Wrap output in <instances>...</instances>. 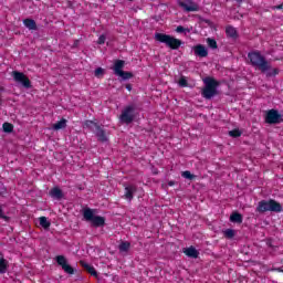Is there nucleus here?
<instances>
[{
    "mask_svg": "<svg viewBox=\"0 0 283 283\" xmlns=\"http://www.w3.org/2000/svg\"><path fill=\"white\" fill-rule=\"evenodd\" d=\"M104 72L105 71L102 67H98V69L95 70V76L97 78H101V76L104 74Z\"/></svg>",
    "mask_w": 283,
    "mask_h": 283,
    "instance_id": "nucleus-31",
    "label": "nucleus"
},
{
    "mask_svg": "<svg viewBox=\"0 0 283 283\" xmlns=\"http://www.w3.org/2000/svg\"><path fill=\"white\" fill-rule=\"evenodd\" d=\"M155 39L156 41H159V43H166L171 50H178V48L182 45L180 40L165 33H156Z\"/></svg>",
    "mask_w": 283,
    "mask_h": 283,
    "instance_id": "nucleus-3",
    "label": "nucleus"
},
{
    "mask_svg": "<svg viewBox=\"0 0 283 283\" xmlns=\"http://www.w3.org/2000/svg\"><path fill=\"white\" fill-rule=\"evenodd\" d=\"M123 67H125V61L117 60L114 63L113 70L116 76H119V78H123V81H129L132 78L133 74L129 72L123 71Z\"/></svg>",
    "mask_w": 283,
    "mask_h": 283,
    "instance_id": "nucleus-7",
    "label": "nucleus"
},
{
    "mask_svg": "<svg viewBox=\"0 0 283 283\" xmlns=\"http://www.w3.org/2000/svg\"><path fill=\"white\" fill-rule=\"evenodd\" d=\"M8 271V261L6 259H0V274H3Z\"/></svg>",
    "mask_w": 283,
    "mask_h": 283,
    "instance_id": "nucleus-23",
    "label": "nucleus"
},
{
    "mask_svg": "<svg viewBox=\"0 0 283 283\" xmlns=\"http://www.w3.org/2000/svg\"><path fill=\"white\" fill-rule=\"evenodd\" d=\"M134 109H135L134 105L126 106L123 109L122 115L119 116L120 123H125L126 125H129V123H132L135 118Z\"/></svg>",
    "mask_w": 283,
    "mask_h": 283,
    "instance_id": "nucleus-10",
    "label": "nucleus"
},
{
    "mask_svg": "<svg viewBox=\"0 0 283 283\" xmlns=\"http://www.w3.org/2000/svg\"><path fill=\"white\" fill-rule=\"evenodd\" d=\"M65 127H67L66 119H61L60 122H57L53 125V129H55V132H59V129H65Z\"/></svg>",
    "mask_w": 283,
    "mask_h": 283,
    "instance_id": "nucleus-19",
    "label": "nucleus"
},
{
    "mask_svg": "<svg viewBox=\"0 0 283 283\" xmlns=\"http://www.w3.org/2000/svg\"><path fill=\"white\" fill-rule=\"evenodd\" d=\"M84 219L86 222H91L93 227H104L105 218L96 216V211L90 208L83 211Z\"/></svg>",
    "mask_w": 283,
    "mask_h": 283,
    "instance_id": "nucleus-4",
    "label": "nucleus"
},
{
    "mask_svg": "<svg viewBox=\"0 0 283 283\" xmlns=\"http://www.w3.org/2000/svg\"><path fill=\"white\" fill-rule=\"evenodd\" d=\"M203 83L206 85L205 88L202 90L203 98H213V96L218 94V82L211 77H206L203 80Z\"/></svg>",
    "mask_w": 283,
    "mask_h": 283,
    "instance_id": "nucleus-5",
    "label": "nucleus"
},
{
    "mask_svg": "<svg viewBox=\"0 0 283 283\" xmlns=\"http://www.w3.org/2000/svg\"><path fill=\"white\" fill-rule=\"evenodd\" d=\"M273 74L274 75L277 74V70L276 69L273 70Z\"/></svg>",
    "mask_w": 283,
    "mask_h": 283,
    "instance_id": "nucleus-36",
    "label": "nucleus"
},
{
    "mask_svg": "<svg viewBox=\"0 0 283 283\" xmlns=\"http://www.w3.org/2000/svg\"><path fill=\"white\" fill-rule=\"evenodd\" d=\"M0 218H1L2 220H8V217H6V214H3L1 208H0Z\"/></svg>",
    "mask_w": 283,
    "mask_h": 283,
    "instance_id": "nucleus-34",
    "label": "nucleus"
},
{
    "mask_svg": "<svg viewBox=\"0 0 283 283\" xmlns=\"http://www.w3.org/2000/svg\"><path fill=\"white\" fill-rule=\"evenodd\" d=\"M248 59L250 60V63H252L254 67H259L261 72H269V70H271V65L269 64L266 59H264V56L260 54V52L249 53Z\"/></svg>",
    "mask_w": 283,
    "mask_h": 283,
    "instance_id": "nucleus-1",
    "label": "nucleus"
},
{
    "mask_svg": "<svg viewBox=\"0 0 283 283\" xmlns=\"http://www.w3.org/2000/svg\"><path fill=\"white\" fill-rule=\"evenodd\" d=\"M126 88L128 90V92H132V86L130 85H126Z\"/></svg>",
    "mask_w": 283,
    "mask_h": 283,
    "instance_id": "nucleus-35",
    "label": "nucleus"
},
{
    "mask_svg": "<svg viewBox=\"0 0 283 283\" xmlns=\"http://www.w3.org/2000/svg\"><path fill=\"white\" fill-rule=\"evenodd\" d=\"M2 127H3V132H7L8 134H10V132H12L13 129V126L10 123H4Z\"/></svg>",
    "mask_w": 283,
    "mask_h": 283,
    "instance_id": "nucleus-29",
    "label": "nucleus"
},
{
    "mask_svg": "<svg viewBox=\"0 0 283 283\" xmlns=\"http://www.w3.org/2000/svg\"><path fill=\"white\" fill-rule=\"evenodd\" d=\"M55 260H56L57 264H59L60 266H62V269H63V271H64L65 273H69V275L74 274V269L71 268L70 264H67V259H65V256H63V255H57Z\"/></svg>",
    "mask_w": 283,
    "mask_h": 283,
    "instance_id": "nucleus-12",
    "label": "nucleus"
},
{
    "mask_svg": "<svg viewBox=\"0 0 283 283\" xmlns=\"http://www.w3.org/2000/svg\"><path fill=\"white\" fill-rule=\"evenodd\" d=\"M182 178H186L187 180H193L195 176L191 174V171L186 170L181 174Z\"/></svg>",
    "mask_w": 283,
    "mask_h": 283,
    "instance_id": "nucleus-27",
    "label": "nucleus"
},
{
    "mask_svg": "<svg viewBox=\"0 0 283 283\" xmlns=\"http://www.w3.org/2000/svg\"><path fill=\"white\" fill-rule=\"evenodd\" d=\"M129 249H132V243L127 242V241H123L119 245H118V250L119 253H128Z\"/></svg>",
    "mask_w": 283,
    "mask_h": 283,
    "instance_id": "nucleus-17",
    "label": "nucleus"
},
{
    "mask_svg": "<svg viewBox=\"0 0 283 283\" xmlns=\"http://www.w3.org/2000/svg\"><path fill=\"white\" fill-rule=\"evenodd\" d=\"M256 210L260 213H265V211H272L274 213H280L282 211V205L280 202L270 199V200H262L259 202Z\"/></svg>",
    "mask_w": 283,
    "mask_h": 283,
    "instance_id": "nucleus-2",
    "label": "nucleus"
},
{
    "mask_svg": "<svg viewBox=\"0 0 283 283\" xmlns=\"http://www.w3.org/2000/svg\"><path fill=\"white\" fill-rule=\"evenodd\" d=\"M207 43L212 50H218V42H216L213 39L208 38Z\"/></svg>",
    "mask_w": 283,
    "mask_h": 283,
    "instance_id": "nucleus-25",
    "label": "nucleus"
},
{
    "mask_svg": "<svg viewBox=\"0 0 283 283\" xmlns=\"http://www.w3.org/2000/svg\"><path fill=\"white\" fill-rule=\"evenodd\" d=\"M84 128L91 129L92 132H94L96 134L98 140H101L102 143H107V135H105V130L102 129L101 126H98V124H96V122L86 120L84 123Z\"/></svg>",
    "mask_w": 283,
    "mask_h": 283,
    "instance_id": "nucleus-6",
    "label": "nucleus"
},
{
    "mask_svg": "<svg viewBox=\"0 0 283 283\" xmlns=\"http://www.w3.org/2000/svg\"><path fill=\"white\" fill-rule=\"evenodd\" d=\"M184 253L188 256V258H198V250H196V248L190 247L184 250Z\"/></svg>",
    "mask_w": 283,
    "mask_h": 283,
    "instance_id": "nucleus-18",
    "label": "nucleus"
},
{
    "mask_svg": "<svg viewBox=\"0 0 283 283\" xmlns=\"http://www.w3.org/2000/svg\"><path fill=\"white\" fill-rule=\"evenodd\" d=\"M81 265L90 273L93 275V277H98V273L94 269V266L90 265L88 263H85V261H81Z\"/></svg>",
    "mask_w": 283,
    "mask_h": 283,
    "instance_id": "nucleus-15",
    "label": "nucleus"
},
{
    "mask_svg": "<svg viewBox=\"0 0 283 283\" xmlns=\"http://www.w3.org/2000/svg\"><path fill=\"white\" fill-rule=\"evenodd\" d=\"M229 136H232V138H239V136H242V133L238 129L230 130Z\"/></svg>",
    "mask_w": 283,
    "mask_h": 283,
    "instance_id": "nucleus-28",
    "label": "nucleus"
},
{
    "mask_svg": "<svg viewBox=\"0 0 283 283\" xmlns=\"http://www.w3.org/2000/svg\"><path fill=\"white\" fill-rule=\"evenodd\" d=\"M226 33L228 36L234 38L238 34V31L233 27H227Z\"/></svg>",
    "mask_w": 283,
    "mask_h": 283,
    "instance_id": "nucleus-24",
    "label": "nucleus"
},
{
    "mask_svg": "<svg viewBox=\"0 0 283 283\" xmlns=\"http://www.w3.org/2000/svg\"><path fill=\"white\" fill-rule=\"evenodd\" d=\"M178 6H180V8L186 12H198L200 10L198 3L191 0H178Z\"/></svg>",
    "mask_w": 283,
    "mask_h": 283,
    "instance_id": "nucleus-11",
    "label": "nucleus"
},
{
    "mask_svg": "<svg viewBox=\"0 0 283 283\" xmlns=\"http://www.w3.org/2000/svg\"><path fill=\"white\" fill-rule=\"evenodd\" d=\"M39 222H40V227H42L43 229H50V221H48V218L40 217Z\"/></svg>",
    "mask_w": 283,
    "mask_h": 283,
    "instance_id": "nucleus-21",
    "label": "nucleus"
},
{
    "mask_svg": "<svg viewBox=\"0 0 283 283\" xmlns=\"http://www.w3.org/2000/svg\"><path fill=\"white\" fill-rule=\"evenodd\" d=\"M169 185L171 186V185H174V182H170Z\"/></svg>",
    "mask_w": 283,
    "mask_h": 283,
    "instance_id": "nucleus-37",
    "label": "nucleus"
},
{
    "mask_svg": "<svg viewBox=\"0 0 283 283\" xmlns=\"http://www.w3.org/2000/svg\"><path fill=\"white\" fill-rule=\"evenodd\" d=\"M12 76H13V80L15 81V83L21 85L25 90H30V87H32V82H30V78L25 74H23L19 71H13Z\"/></svg>",
    "mask_w": 283,
    "mask_h": 283,
    "instance_id": "nucleus-8",
    "label": "nucleus"
},
{
    "mask_svg": "<svg viewBox=\"0 0 283 283\" xmlns=\"http://www.w3.org/2000/svg\"><path fill=\"white\" fill-rule=\"evenodd\" d=\"M23 24L25 25V28H28L29 30H34L36 28V22H34V20L32 19H25L23 21Z\"/></svg>",
    "mask_w": 283,
    "mask_h": 283,
    "instance_id": "nucleus-20",
    "label": "nucleus"
},
{
    "mask_svg": "<svg viewBox=\"0 0 283 283\" xmlns=\"http://www.w3.org/2000/svg\"><path fill=\"white\" fill-rule=\"evenodd\" d=\"M265 123H269V125H277L283 123V115L275 109H270L266 112Z\"/></svg>",
    "mask_w": 283,
    "mask_h": 283,
    "instance_id": "nucleus-9",
    "label": "nucleus"
},
{
    "mask_svg": "<svg viewBox=\"0 0 283 283\" xmlns=\"http://www.w3.org/2000/svg\"><path fill=\"white\" fill-rule=\"evenodd\" d=\"M223 234L229 239L231 240V238H234L235 235V230L233 229H227L223 231Z\"/></svg>",
    "mask_w": 283,
    "mask_h": 283,
    "instance_id": "nucleus-26",
    "label": "nucleus"
},
{
    "mask_svg": "<svg viewBox=\"0 0 283 283\" xmlns=\"http://www.w3.org/2000/svg\"><path fill=\"white\" fill-rule=\"evenodd\" d=\"M97 43H98L99 45H103V43H105V35H101V36L98 38V40H97Z\"/></svg>",
    "mask_w": 283,
    "mask_h": 283,
    "instance_id": "nucleus-32",
    "label": "nucleus"
},
{
    "mask_svg": "<svg viewBox=\"0 0 283 283\" xmlns=\"http://www.w3.org/2000/svg\"><path fill=\"white\" fill-rule=\"evenodd\" d=\"M176 32L181 34V32H185V27H182V25L177 27Z\"/></svg>",
    "mask_w": 283,
    "mask_h": 283,
    "instance_id": "nucleus-33",
    "label": "nucleus"
},
{
    "mask_svg": "<svg viewBox=\"0 0 283 283\" xmlns=\"http://www.w3.org/2000/svg\"><path fill=\"white\" fill-rule=\"evenodd\" d=\"M51 198H54L55 200H61L63 198V191L59 188H53L50 191Z\"/></svg>",
    "mask_w": 283,
    "mask_h": 283,
    "instance_id": "nucleus-16",
    "label": "nucleus"
},
{
    "mask_svg": "<svg viewBox=\"0 0 283 283\" xmlns=\"http://www.w3.org/2000/svg\"><path fill=\"white\" fill-rule=\"evenodd\" d=\"M179 87H187V77L181 76L178 81Z\"/></svg>",
    "mask_w": 283,
    "mask_h": 283,
    "instance_id": "nucleus-30",
    "label": "nucleus"
},
{
    "mask_svg": "<svg viewBox=\"0 0 283 283\" xmlns=\"http://www.w3.org/2000/svg\"><path fill=\"white\" fill-rule=\"evenodd\" d=\"M230 220L232 222H238V223H242V214L234 212L230 216Z\"/></svg>",
    "mask_w": 283,
    "mask_h": 283,
    "instance_id": "nucleus-22",
    "label": "nucleus"
},
{
    "mask_svg": "<svg viewBox=\"0 0 283 283\" xmlns=\"http://www.w3.org/2000/svg\"><path fill=\"white\" fill-rule=\"evenodd\" d=\"M136 191V186H126L125 187V198L126 200L132 201L134 198V192Z\"/></svg>",
    "mask_w": 283,
    "mask_h": 283,
    "instance_id": "nucleus-14",
    "label": "nucleus"
},
{
    "mask_svg": "<svg viewBox=\"0 0 283 283\" xmlns=\"http://www.w3.org/2000/svg\"><path fill=\"white\" fill-rule=\"evenodd\" d=\"M193 53L196 56H200L201 59H205V56H208L209 51H207V48L202 44H198L193 46Z\"/></svg>",
    "mask_w": 283,
    "mask_h": 283,
    "instance_id": "nucleus-13",
    "label": "nucleus"
}]
</instances>
